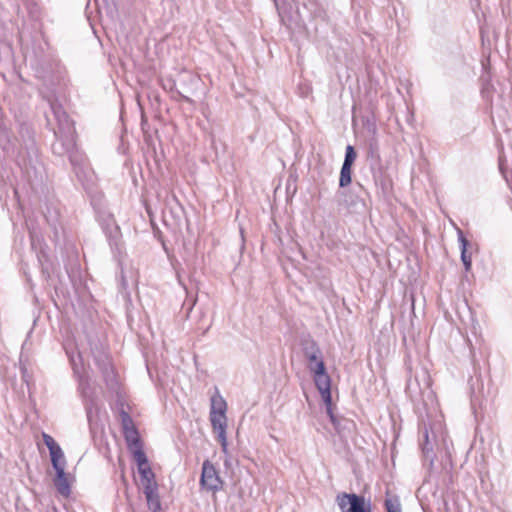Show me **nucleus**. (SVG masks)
Returning a JSON list of instances; mask_svg holds the SVG:
<instances>
[{"label": "nucleus", "mask_w": 512, "mask_h": 512, "mask_svg": "<svg viewBox=\"0 0 512 512\" xmlns=\"http://www.w3.org/2000/svg\"><path fill=\"white\" fill-rule=\"evenodd\" d=\"M227 403L218 390L211 396L209 419L213 430L217 433V440L220 442L222 451L227 452L228 442L227 429Z\"/></svg>", "instance_id": "f257e3e1"}, {"label": "nucleus", "mask_w": 512, "mask_h": 512, "mask_svg": "<svg viewBox=\"0 0 512 512\" xmlns=\"http://www.w3.org/2000/svg\"><path fill=\"white\" fill-rule=\"evenodd\" d=\"M73 372L78 383L77 390L85 406L87 420L91 424L96 420L99 412L95 389L91 385L89 376L86 373L82 372L74 361Z\"/></svg>", "instance_id": "f03ea898"}, {"label": "nucleus", "mask_w": 512, "mask_h": 512, "mask_svg": "<svg viewBox=\"0 0 512 512\" xmlns=\"http://www.w3.org/2000/svg\"><path fill=\"white\" fill-rule=\"evenodd\" d=\"M89 345L91 355L93 356L96 365L100 369L104 381L107 385H111V383L114 381L115 375L106 349L98 341H90Z\"/></svg>", "instance_id": "7ed1b4c3"}, {"label": "nucleus", "mask_w": 512, "mask_h": 512, "mask_svg": "<svg viewBox=\"0 0 512 512\" xmlns=\"http://www.w3.org/2000/svg\"><path fill=\"white\" fill-rule=\"evenodd\" d=\"M315 385L327 406V412L332 422L335 421L331 410V379L326 372L325 364H320L318 370L312 371Z\"/></svg>", "instance_id": "20e7f679"}, {"label": "nucleus", "mask_w": 512, "mask_h": 512, "mask_svg": "<svg viewBox=\"0 0 512 512\" xmlns=\"http://www.w3.org/2000/svg\"><path fill=\"white\" fill-rule=\"evenodd\" d=\"M341 512H372L370 502L357 494L341 493L336 497Z\"/></svg>", "instance_id": "39448f33"}, {"label": "nucleus", "mask_w": 512, "mask_h": 512, "mask_svg": "<svg viewBox=\"0 0 512 512\" xmlns=\"http://www.w3.org/2000/svg\"><path fill=\"white\" fill-rule=\"evenodd\" d=\"M200 483L203 488L209 491H217L221 488V480L214 465L205 460L202 466Z\"/></svg>", "instance_id": "423d86ee"}, {"label": "nucleus", "mask_w": 512, "mask_h": 512, "mask_svg": "<svg viewBox=\"0 0 512 512\" xmlns=\"http://www.w3.org/2000/svg\"><path fill=\"white\" fill-rule=\"evenodd\" d=\"M303 353L308 361V368L311 372L318 370L320 364H324L321 349L314 340H306L303 343Z\"/></svg>", "instance_id": "0eeeda50"}, {"label": "nucleus", "mask_w": 512, "mask_h": 512, "mask_svg": "<svg viewBox=\"0 0 512 512\" xmlns=\"http://www.w3.org/2000/svg\"><path fill=\"white\" fill-rule=\"evenodd\" d=\"M455 228L458 236V242L460 244L461 260L463 262L465 270L469 271L472 266V258L470 251L472 249V244L467 240V238L464 235V232L458 226H455Z\"/></svg>", "instance_id": "6e6552de"}, {"label": "nucleus", "mask_w": 512, "mask_h": 512, "mask_svg": "<svg viewBox=\"0 0 512 512\" xmlns=\"http://www.w3.org/2000/svg\"><path fill=\"white\" fill-rule=\"evenodd\" d=\"M55 471L56 476L53 479L54 486L61 495L68 496L71 490L67 475L65 473V468H59Z\"/></svg>", "instance_id": "1a4fd4ad"}, {"label": "nucleus", "mask_w": 512, "mask_h": 512, "mask_svg": "<svg viewBox=\"0 0 512 512\" xmlns=\"http://www.w3.org/2000/svg\"><path fill=\"white\" fill-rule=\"evenodd\" d=\"M138 471H139V474L141 477V482H142L144 491H147L148 487L152 488V489L158 488V485L155 481V475L150 466H146L142 469H138Z\"/></svg>", "instance_id": "9d476101"}, {"label": "nucleus", "mask_w": 512, "mask_h": 512, "mask_svg": "<svg viewBox=\"0 0 512 512\" xmlns=\"http://www.w3.org/2000/svg\"><path fill=\"white\" fill-rule=\"evenodd\" d=\"M144 494H145L147 505H148L149 509L152 512H161V502H160V497L158 494V488L152 489V488L148 487L147 491H144Z\"/></svg>", "instance_id": "9b49d317"}, {"label": "nucleus", "mask_w": 512, "mask_h": 512, "mask_svg": "<svg viewBox=\"0 0 512 512\" xmlns=\"http://www.w3.org/2000/svg\"><path fill=\"white\" fill-rule=\"evenodd\" d=\"M104 232L110 241L111 247H115L117 250H119L120 243L118 242V239L121 236L120 226H105Z\"/></svg>", "instance_id": "f8f14e48"}, {"label": "nucleus", "mask_w": 512, "mask_h": 512, "mask_svg": "<svg viewBox=\"0 0 512 512\" xmlns=\"http://www.w3.org/2000/svg\"><path fill=\"white\" fill-rule=\"evenodd\" d=\"M124 437L127 442L128 449L142 445L138 431L136 428H130L124 431Z\"/></svg>", "instance_id": "ddd939ff"}, {"label": "nucleus", "mask_w": 512, "mask_h": 512, "mask_svg": "<svg viewBox=\"0 0 512 512\" xmlns=\"http://www.w3.org/2000/svg\"><path fill=\"white\" fill-rule=\"evenodd\" d=\"M130 451L133 454V458L137 463L138 469H142L146 466H149L148 459L146 457L142 445L132 448L130 449Z\"/></svg>", "instance_id": "4468645a"}, {"label": "nucleus", "mask_w": 512, "mask_h": 512, "mask_svg": "<svg viewBox=\"0 0 512 512\" xmlns=\"http://www.w3.org/2000/svg\"><path fill=\"white\" fill-rule=\"evenodd\" d=\"M51 463L55 470L66 467V460L62 449H57L50 453Z\"/></svg>", "instance_id": "2eb2a0df"}, {"label": "nucleus", "mask_w": 512, "mask_h": 512, "mask_svg": "<svg viewBox=\"0 0 512 512\" xmlns=\"http://www.w3.org/2000/svg\"><path fill=\"white\" fill-rule=\"evenodd\" d=\"M352 181V166L342 165L340 171L339 186L347 187Z\"/></svg>", "instance_id": "dca6fc26"}, {"label": "nucleus", "mask_w": 512, "mask_h": 512, "mask_svg": "<svg viewBox=\"0 0 512 512\" xmlns=\"http://www.w3.org/2000/svg\"><path fill=\"white\" fill-rule=\"evenodd\" d=\"M384 505L387 512H401V505L398 497H387Z\"/></svg>", "instance_id": "f3484780"}, {"label": "nucleus", "mask_w": 512, "mask_h": 512, "mask_svg": "<svg viewBox=\"0 0 512 512\" xmlns=\"http://www.w3.org/2000/svg\"><path fill=\"white\" fill-rule=\"evenodd\" d=\"M42 438H43V442L44 444L47 446L48 450H49V453L57 450V449H60L61 447L56 443V441L54 440V438L43 432L42 433Z\"/></svg>", "instance_id": "a211bd4d"}, {"label": "nucleus", "mask_w": 512, "mask_h": 512, "mask_svg": "<svg viewBox=\"0 0 512 512\" xmlns=\"http://www.w3.org/2000/svg\"><path fill=\"white\" fill-rule=\"evenodd\" d=\"M42 438H43V442L44 444L47 446L48 450H49V453L57 450V449H60L61 447L56 443V441L54 440V438L43 432L42 433Z\"/></svg>", "instance_id": "6ab92c4d"}, {"label": "nucleus", "mask_w": 512, "mask_h": 512, "mask_svg": "<svg viewBox=\"0 0 512 512\" xmlns=\"http://www.w3.org/2000/svg\"><path fill=\"white\" fill-rule=\"evenodd\" d=\"M357 154L354 150V147L351 145H348L346 147V153H345V159L343 164L348 166H353L355 160H356Z\"/></svg>", "instance_id": "aec40b11"}, {"label": "nucleus", "mask_w": 512, "mask_h": 512, "mask_svg": "<svg viewBox=\"0 0 512 512\" xmlns=\"http://www.w3.org/2000/svg\"><path fill=\"white\" fill-rule=\"evenodd\" d=\"M121 417H122V426H123L124 431L129 430L130 428H135L133 420L128 413L123 411L121 414Z\"/></svg>", "instance_id": "412c9836"}, {"label": "nucleus", "mask_w": 512, "mask_h": 512, "mask_svg": "<svg viewBox=\"0 0 512 512\" xmlns=\"http://www.w3.org/2000/svg\"><path fill=\"white\" fill-rule=\"evenodd\" d=\"M424 436H425V444L423 446V452L428 455L429 452H431L433 450L432 446L429 445V440H428V431L427 429H425L424 431Z\"/></svg>", "instance_id": "4be33fe9"}, {"label": "nucleus", "mask_w": 512, "mask_h": 512, "mask_svg": "<svg viewBox=\"0 0 512 512\" xmlns=\"http://www.w3.org/2000/svg\"><path fill=\"white\" fill-rule=\"evenodd\" d=\"M423 376L425 378V389L429 390L430 389V379L425 372L423 373Z\"/></svg>", "instance_id": "5701e85b"}, {"label": "nucleus", "mask_w": 512, "mask_h": 512, "mask_svg": "<svg viewBox=\"0 0 512 512\" xmlns=\"http://www.w3.org/2000/svg\"><path fill=\"white\" fill-rule=\"evenodd\" d=\"M152 230H153L154 235H156L159 231L158 226H152Z\"/></svg>", "instance_id": "b1692460"}, {"label": "nucleus", "mask_w": 512, "mask_h": 512, "mask_svg": "<svg viewBox=\"0 0 512 512\" xmlns=\"http://www.w3.org/2000/svg\"><path fill=\"white\" fill-rule=\"evenodd\" d=\"M407 389L411 392V389H412V385H411V383H409V384L407 385Z\"/></svg>", "instance_id": "393cba45"}, {"label": "nucleus", "mask_w": 512, "mask_h": 512, "mask_svg": "<svg viewBox=\"0 0 512 512\" xmlns=\"http://www.w3.org/2000/svg\"><path fill=\"white\" fill-rule=\"evenodd\" d=\"M78 356H79V358H80V359H82V358H83V354H82V352H79V355H78Z\"/></svg>", "instance_id": "a878e982"}, {"label": "nucleus", "mask_w": 512, "mask_h": 512, "mask_svg": "<svg viewBox=\"0 0 512 512\" xmlns=\"http://www.w3.org/2000/svg\"><path fill=\"white\" fill-rule=\"evenodd\" d=\"M243 232H244V231H243V229L241 228V229H240V234H241L242 236H243Z\"/></svg>", "instance_id": "bb28decb"}]
</instances>
